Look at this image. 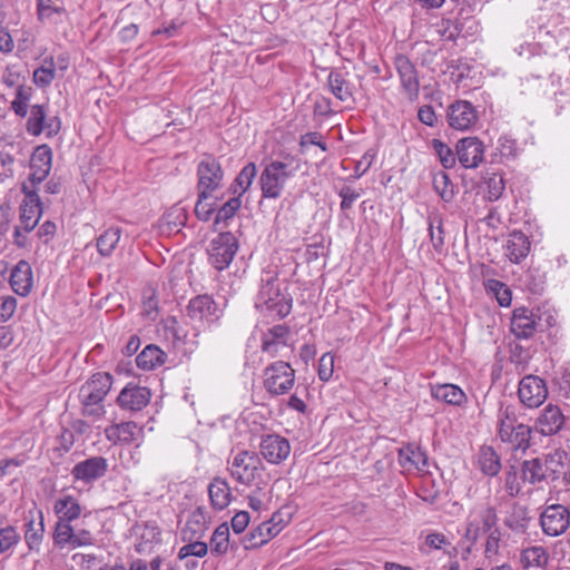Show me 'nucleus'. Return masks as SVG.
Wrapping results in <instances>:
<instances>
[{
    "label": "nucleus",
    "mask_w": 570,
    "mask_h": 570,
    "mask_svg": "<svg viewBox=\"0 0 570 570\" xmlns=\"http://www.w3.org/2000/svg\"><path fill=\"white\" fill-rule=\"evenodd\" d=\"M299 167L301 160L291 155L285 156L283 160L274 159L266 164L258 177L262 198L278 199L287 181L296 175Z\"/></svg>",
    "instance_id": "1"
},
{
    "label": "nucleus",
    "mask_w": 570,
    "mask_h": 570,
    "mask_svg": "<svg viewBox=\"0 0 570 570\" xmlns=\"http://www.w3.org/2000/svg\"><path fill=\"white\" fill-rule=\"evenodd\" d=\"M293 299L286 289L281 288L279 279L268 274L262 278V285L255 302L256 308L272 318H284L292 311Z\"/></svg>",
    "instance_id": "2"
},
{
    "label": "nucleus",
    "mask_w": 570,
    "mask_h": 570,
    "mask_svg": "<svg viewBox=\"0 0 570 570\" xmlns=\"http://www.w3.org/2000/svg\"><path fill=\"white\" fill-rule=\"evenodd\" d=\"M112 386V376L107 372H98L91 375L79 390V400L82 405V414L100 417L105 414L104 400Z\"/></svg>",
    "instance_id": "3"
},
{
    "label": "nucleus",
    "mask_w": 570,
    "mask_h": 570,
    "mask_svg": "<svg viewBox=\"0 0 570 570\" xmlns=\"http://www.w3.org/2000/svg\"><path fill=\"white\" fill-rule=\"evenodd\" d=\"M466 540L475 543L479 538L498 528V514L493 505L488 502L476 503L466 517Z\"/></svg>",
    "instance_id": "4"
},
{
    "label": "nucleus",
    "mask_w": 570,
    "mask_h": 570,
    "mask_svg": "<svg viewBox=\"0 0 570 570\" xmlns=\"http://www.w3.org/2000/svg\"><path fill=\"white\" fill-rule=\"evenodd\" d=\"M230 475L240 484L255 483L264 471V465L255 452L239 451L229 461Z\"/></svg>",
    "instance_id": "5"
},
{
    "label": "nucleus",
    "mask_w": 570,
    "mask_h": 570,
    "mask_svg": "<svg viewBox=\"0 0 570 570\" xmlns=\"http://www.w3.org/2000/svg\"><path fill=\"white\" fill-rule=\"evenodd\" d=\"M238 247V240L233 233H219L209 242L207 248L209 264L219 272L226 269L233 262Z\"/></svg>",
    "instance_id": "6"
},
{
    "label": "nucleus",
    "mask_w": 570,
    "mask_h": 570,
    "mask_svg": "<svg viewBox=\"0 0 570 570\" xmlns=\"http://www.w3.org/2000/svg\"><path fill=\"white\" fill-rule=\"evenodd\" d=\"M197 190L200 198H209L224 179V170L218 159L210 154L204 155L197 165Z\"/></svg>",
    "instance_id": "7"
},
{
    "label": "nucleus",
    "mask_w": 570,
    "mask_h": 570,
    "mask_svg": "<svg viewBox=\"0 0 570 570\" xmlns=\"http://www.w3.org/2000/svg\"><path fill=\"white\" fill-rule=\"evenodd\" d=\"M295 383V371L291 364L276 361L264 370V387L273 396L288 393Z\"/></svg>",
    "instance_id": "8"
},
{
    "label": "nucleus",
    "mask_w": 570,
    "mask_h": 570,
    "mask_svg": "<svg viewBox=\"0 0 570 570\" xmlns=\"http://www.w3.org/2000/svg\"><path fill=\"white\" fill-rule=\"evenodd\" d=\"M287 521L281 512H275L269 520L262 522L246 533L240 542L245 550L257 549L274 539L286 527Z\"/></svg>",
    "instance_id": "9"
},
{
    "label": "nucleus",
    "mask_w": 570,
    "mask_h": 570,
    "mask_svg": "<svg viewBox=\"0 0 570 570\" xmlns=\"http://www.w3.org/2000/svg\"><path fill=\"white\" fill-rule=\"evenodd\" d=\"M61 128L60 118L55 116L47 118V105H33L30 108L26 122V130L29 135L38 137L46 132L48 138L58 135Z\"/></svg>",
    "instance_id": "10"
},
{
    "label": "nucleus",
    "mask_w": 570,
    "mask_h": 570,
    "mask_svg": "<svg viewBox=\"0 0 570 570\" xmlns=\"http://www.w3.org/2000/svg\"><path fill=\"white\" fill-rule=\"evenodd\" d=\"M187 316L194 322L206 325L215 324L223 315V311L213 296L202 294L193 297L186 307Z\"/></svg>",
    "instance_id": "11"
},
{
    "label": "nucleus",
    "mask_w": 570,
    "mask_h": 570,
    "mask_svg": "<svg viewBox=\"0 0 570 570\" xmlns=\"http://www.w3.org/2000/svg\"><path fill=\"white\" fill-rule=\"evenodd\" d=\"M393 65L406 97L411 101L416 100L420 96V80L415 65L403 53L394 57Z\"/></svg>",
    "instance_id": "12"
},
{
    "label": "nucleus",
    "mask_w": 570,
    "mask_h": 570,
    "mask_svg": "<svg viewBox=\"0 0 570 570\" xmlns=\"http://www.w3.org/2000/svg\"><path fill=\"white\" fill-rule=\"evenodd\" d=\"M23 539L30 551H39L45 538V515L41 509L33 507L23 513Z\"/></svg>",
    "instance_id": "13"
},
{
    "label": "nucleus",
    "mask_w": 570,
    "mask_h": 570,
    "mask_svg": "<svg viewBox=\"0 0 570 570\" xmlns=\"http://www.w3.org/2000/svg\"><path fill=\"white\" fill-rule=\"evenodd\" d=\"M108 460L100 455L90 456L73 465L71 476L73 482L89 485L104 478L108 472Z\"/></svg>",
    "instance_id": "14"
},
{
    "label": "nucleus",
    "mask_w": 570,
    "mask_h": 570,
    "mask_svg": "<svg viewBox=\"0 0 570 570\" xmlns=\"http://www.w3.org/2000/svg\"><path fill=\"white\" fill-rule=\"evenodd\" d=\"M518 396L524 406L529 409L539 407L548 396L546 381L537 375H525L519 382Z\"/></svg>",
    "instance_id": "15"
},
{
    "label": "nucleus",
    "mask_w": 570,
    "mask_h": 570,
    "mask_svg": "<svg viewBox=\"0 0 570 570\" xmlns=\"http://www.w3.org/2000/svg\"><path fill=\"white\" fill-rule=\"evenodd\" d=\"M21 191L24 199L20 205V223L26 233L31 232L38 224L42 215L41 200L37 189H31L30 186L23 184Z\"/></svg>",
    "instance_id": "16"
},
{
    "label": "nucleus",
    "mask_w": 570,
    "mask_h": 570,
    "mask_svg": "<svg viewBox=\"0 0 570 570\" xmlns=\"http://www.w3.org/2000/svg\"><path fill=\"white\" fill-rule=\"evenodd\" d=\"M540 524L546 534L558 537L570 524V511L562 504L548 505L541 513Z\"/></svg>",
    "instance_id": "17"
},
{
    "label": "nucleus",
    "mask_w": 570,
    "mask_h": 570,
    "mask_svg": "<svg viewBox=\"0 0 570 570\" xmlns=\"http://www.w3.org/2000/svg\"><path fill=\"white\" fill-rule=\"evenodd\" d=\"M478 119L475 107L468 100H456L448 108L449 126L455 130H470L475 126Z\"/></svg>",
    "instance_id": "18"
},
{
    "label": "nucleus",
    "mask_w": 570,
    "mask_h": 570,
    "mask_svg": "<svg viewBox=\"0 0 570 570\" xmlns=\"http://www.w3.org/2000/svg\"><path fill=\"white\" fill-rule=\"evenodd\" d=\"M52 167V150L47 144L35 148L30 158L29 181L31 189H36L49 176Z\"/></svg>",
    "instance_id": "19"
},
{
    "label": "nucleus",
    "mask_w": 570,
    "mask_h": 570,
    "mask_svg": "<svg viewBox=\"0 0 570 570\" xmlns=\"http://www.w3.org/2000/svg\"><path fill=\"white\" fill-rule=\"evenodd\" d=\"M259 453L268 463L281 464L291 453L289 441L279 434L263 435Z\"/></svg>",
    "instance_id": "20"
},
{
    "label": "nucleus",
    "mask_w": 570,
    "mask_h": 570,
    "mask_svg": "<svg viewBox=\"0 0 570 570\" xmlns=\"http://www.w3.org/2000/svg\"><path fill=\"white\" fill-rule=\"evenodd\" d=\"M150 390L145 386L127 384L117 397V404L121 410L138 412L149 403Z\"/></svg>",
    "instance_id": "21"
},
{
    "label": "nucleus",
    "mask_w": 570,
    "mask_h": 570,
    "mask_svg": "<svg viewBox=\"0 0 570 570\" xmlns=\"http://www.w3.org/2000/svg\"><path fill=\"white\" fill-rule=\"evenodd\" d=\"M540 317L528 307H518L511 317V332L517 338H530L537 331Z\"/></svg>",
    "instance_id": "22"
},
{
    "label": "nucleus",
    "mask_w": 570,
    "mask_h": 570,
    "mask_svg": "<svg viewBox=\"0 0 570 570\" xmlns=\"http://www.w3.org/2000/svg\"><path fill=\"white\" fill-rule=\"evenodd\" d=\"M135 550L139 554L149 553L161 541V530L155 522L137 523L134 529Z\"/></svg>",
    "instance_id": "23"
},
{
    "label": "nucleus",
    "mask_w": 570,
    "mask_h": 570,
    "mask_svg": "<svg viewBox=\"0 0 570 570\" xmlns=\"http://www.w3.org/2000/svg\"><path fill=\"white\" fill-rule=\"evenodd\" d=\"M483 155V144L476 137L462 138L456 145V156L464 168H476Z\"/></svg>",
    "instance_id": "24"
},
{
    "label": "nucleus",
    "mask_w": 570,
    "mask_h": 570,
    "mask_svg": "<svg viewBox=\"0 0 570 570\" xmlns=\"http://www.w3.org/2000/svg\"><path fill=\"white\" fill-rule=\"evenodd\" d=\"M291 338V330L285 324H277L268 328L262 336V351L275 357L279 351L287 347Z\"/></svg>",
    "instance_id": "25"
},
{
    "label": "nucleus",
    "mask_w": 570,
    "mask_h": 570,
    "mask_svg": "<svg viewBox=\"0 0 570 570\" xmlns=\"http://www.w3.org/2000/svg\"><path fill=\"white\" fill-rule=\"evenodd\" d=\"M9 282L17 295L21 297L28 296L33 285L31 265L24 259L19 261L11 271Z\"/></svg>",
    "instance_id": "26"
},
{
    "label": "nucleus",
    "mask_w": 570,
    "mask_h": 570,
    "mask_svg": "<svg viewBox=\"0 0 570 570\" xmlns=\"http://www.w3.org/2000/svg\"><path fill=\"white\" fill-rule=\"evenodd\" d=\"M209 523V517L204 507H197L190 512L186 521L185 527L181 530L183 541H193L195 539H202Z\"/></svg>",
    "instance_id": "27"
},
{
    "label": "nucleus",
    "mask_w": 570,
    "mask_h": 570,
    "mask_svg": "<svg viewBox=\"0 0 570 570\" xmlns=\"http://www.w3.org/2000/svg\"><path fill=\"white\" fill-rule=\"evenodd\" d=\"M431 396L435 401L443 402L452 406H463L468 402L464 391L456 384H431Z\"/></svg>",
    "instance_id": "28"
},
{
    "label": "nucleus",
    "mask_w": 570,
    "mask_h": 570,
    "mask_svg": "<svg viewBox=\"0 0 570 570\" xmlns=\"http://www.w3.org/2000/svg\"><path fill=\"white\" fill-rule=\"evenodd\" d=\"M561 410L552 404L547 405L537 420V429L543 435L557 434L564 424Z\"/></svg>",
    "instance_id": "29"
},
{
    "label": "nucleus",
    "mask_w": 570,
    "mask_h": 570,
    "mask_svg": "<svg viewBox=\"0 0 570 570\" xmlns=\"http://www.w3.org/2000/svg\"><path fill=\"white\" fill-rule=\"evenodd\" d=\"M399 463L407 471H421L428 466V455L420 445L409 443L399 450Z\"/></svg>",
    "instance_id": "30"
},
{
    "label": "nucleus",
    "mask_w": 570,
    "mask_h": 570,
    "mask_svg": "<svg viewBox=\"0 0 570 570\" xmlns=\"http://www.w3.org/2000/svg\"><path fill=\"white\" fill-rule=\"evenodd\" d=\"M518 140L510 135H501L497 141V146L491 154L492 164H505L513 161L520 154Z\"/></svg>",
    "instance_id": "31"
},
{
    "label": "nucleus",
    "mask_w": 570,
    "mask_h": 570,
    "mask_svg": "<svg viewBox=\"0 0 570 570\" xmlns=\"http://www.w3.org/2000/svg\"><path fill=\"white\" fill-rule=\"evenodd\" d=\"M531 243L525 234L513 230L505 244V255L511 263L519 264L530 252Z\"/></svg>",
    "instance_id": "32"
},
{
    "label": "nucleus",
    "mask_w": 570,
    "mask_h": 570,
    "mask_svg": "<svg viewBox=\"0 0 570 570\" xmlns=\"http://www.w3.org/2000/svg\"><path fill=\"white\" fill-rule=\"evenodd\" d=\"M83 508L71 494L58 498L53 503V512L58 520L75 522L82 515Z\"/></svg>",
    "instance_id": "33"
},
{
    "label": "nucleus",
    "mask_w": 570,
    "mask_h": 570,
    "mask_svg": "<svg viewBox=\"0 0 570 570\" xmlns=\"http://www.w3.org/2000/svg\"><path fill=\"white\" fill-rule=\"evenodd\" d=\"M348 73L340 69H332L327 76V87L331 94L342 102L353 96V85L347 79Z\"/></svg>",
    "instance_id": "34"
},
{
    "label": "nucleus",
    "mask_w": 570,
    "mask_h": 570,
    "mask_svg": "<svg viewBox=\"0 0 570 570\" xmlns=\"http://www.w3.org/2000/svg\"><path fill=\"white\" fill-rule=\"evenodd\" d=\"M208 495L213 509L224 510L232 501V490L228 482L219 476L214 478L208 484Z\"/></svg>",
    "instance_id": "35"
},
{
    "label": "nucleus",
    "mask_w": 570,
    "mask_h": 570,
    "mask_svg": "<svg viewBox=\"0 0 570 570\" xmlns=\"http://www.w3.org/2000/svg\"><path fill=\"white\" fill-rule=\"evenodd\" d=\"M140 429L132 422H122L111 424L105 429V436L112 443H126L129 444L136 440Z\"/></svg>",
    "instance_id": "36"
},
{
    "label": "nucleus",
    "mask_w": 570,
    "mask_h": 570,
    "mask_svg": "<svg viewBox=\"0 0 570 570\" xmlns=\"http://www.w3.org/2000/svg\"><path fill=\"white\" fill-rule=\"evenodd\" d=\"M503 522L512 532L524 533L530 522L528 508L518 502H513L510 510L507 512Z\"/></svg>",
    "instance_id": "37"
},
{
    "label": "nucleus",
    "mask_w": 570,
    "mask_h": 570,
    "mask_svg": "<svg viewBox=\"0 0 570 570\" xmlns=\"http://www.w3.org/2000/svg\"><path fill=\"white\" fill-rule=\"evenodd\" d=\"M567 453L564 451H554L542 459L546 481H557L560 478L566 479L568 466L564 463Z\"/></svg>",
    "instance_id": "38"
},
{
    "label": "nucleus",
    "mask_w": 570,
    "mask_h": 570,
    "mask_svg": "<svg viewBox=\"0 0 570 570\" xmlns=\"http://www.w3.org/2000/svg\"><path fill=\"white\" fill-rule=\"evenodd\" d=\"M502 442L508 443L513 450L524 452L530 446L531 429L527 424H520L513 430L499 434Z\"/></svg>",
    "instance_id": "39"
},
{
    "label": "nucleus",
    "mask_w": 570,
    "mask_h": 570,
    "mask_svg": "<svg viewBox=\"0 0 570 570\" xmlns=\"http://www.w3.org/2000/svg\"><path fill=\"white\" fill-rule=\"evenodd\" d=\"M167 354L157 345H147L136 357V364L139 368L150 371L165 364Z\"/></svg>",
    "instance_id": "40"
},
{
    "label": "nucleus",
    "mask_w": 570,
    "mask_h": 570,
    "mask_svg": "<svg viewBox=\"0 0 570 570\" xmlns=\"http://www.w3.org/2000/svg\"><path fill=\"white\" fill-rule=\"evenodd\" d=\"M256 175V165L254 163L246 164L229 187L232 194L240 198L250 188Z\"/></svg>",
    "instance_id": "41"
},
{
    "label": "nucleus",
    "mask_w": 570,
    "mask_h": 570,
    "mask_svg": "<svg viewBox=\"0 0 570 570\" xmlns=\"http://www.w3.org/2000/svg\"><path fill=\"white\" fill-rule=\"evenodd\" d=\"M56 78V65L53 63V56L45 57L32 75L33 83L39 88H47Z\"/></svg>",
    "instance_id": "42"
},
{
    "label": "nucleus",
    "mask_w": 570,
    "mask_h": 570,
    "mask_svg": "<svg viewBox=\"0 0 570 570\" xmlns=\"http://www.w3.org/2000/svg\"><path fill=\"white\" fill-rule=\"evenodd\" d=\"M429 236L433 248L438 253H442L444 247V227L443 217L440 213H431L428 217Z\"/></svg>",
    "instance_id": "43"
},
{
    "label": "nucleus",
    "mask_w": 570,
    "mask_h": 570,
    "mask_svg": "<svg viewBox=\"0 0 570 570\" xmlns=\"http://www.w3.org/2000/svg\"><path fill=\"white\" fill-rule=\"evenodd\" d=\"M478 462L481 471L485 475L494 476L501 470L500 456L491 446L481 448Z\"/></svg>",
    "instance_id": "44"
},
{
    "label": "nucleus",
    "mask_w": 570,
    "mask_h": 570,
    "mask_svg": "<svg viewBox=\"0 0 570 570\" xmlns=\"http://www.w3.org/2000/svg\"><path fill=\"white\" fill-rule=\"evenodd\" d=\"M121 236L120 227H110L97 238V249L101 256H110L116 249Z\"/></svg>",
    "instance_id": "45"
},
{
    "label": "nucleus",
    "mask_w": 570,
    "mask_h": 570,
    "mask_svg": "<svg viewBox=\"0 0 570 570\" xmlns=\"http://www.w3.org/2000/svg\"><path fill=\"white\" fill-rule=\"evenodd\" d=\"M229 527L226 522L219 524L213 532L209 547L210 552L216 556L227 553L229 548Z\"/></svg>",
    "instance_id": "46"
},
{
    "label": "nucleus",
    "mask_w": 570,
    "mask_h": 570,
    "mask_svg": "<svg viewBox=\"0 0 570 570\" xmlns=\"http://www.w3.org/2000/svg\"><path fill=\"white\" fill-rule=\"evenodd\" d=\"M73 532L75 525H72V522L61 521L57 519L52 532L53 546L59 549H71V540L73 538Z\"/></svg>",
    "instance_id": "47"
},
{
    "label": "nucleus",
    "mask_w": 570,
    "mask_h": 570,
    "mask_svg": "<svg viewBox=\"0 0 570 570\" xmlns=\"http://www.w3.org/2000/svg\"><path fill=\"white\" fill-rule=\"evenodd\" d=\"M521 473L523 481L529 482L531 484L546 481L544 466L542 459L540 458L525 460L522 463Z\"/></svg>",
    "instance_id": "48"
},
{
    "label": "nucleus",
    "mask_w": 570,
    "mask_h": 570,
    "mask_svg": "<svg viewBox=\"0 0 570 570\" xmlns=\"http://www.w3.org/2000/svg\"><path fill=\"white\" fill-rule=\"evenodd\" d=\"M32 88L20 85L16 89L14 99L11 101V110L19 117L28 115V105L32 97Z\"/></svg>",
    "instance_id": "49"
},
{
    "label": "nucleus",
    "mask_w": 570,
    "mask_h": 570,
    "mask_svg": "<svg viewBox=\"0 0 570 570\" xmlns=\"http://www.w3.org/2000/svg\"><path fill=\"white\" fill-rule=\"evenodd\" d=\"M242 206V200L239 197H232L227 200L223 206L217 209V214L214 220V226L216 228H223L227 224L229 219H232L237 210Z\"/></svg>",
    "instance_id": "50"
},
{
    "label": "nucleus",
    "mask_w": 570,
    "mask_h": 570,
    "mask_svg": "<svg viewBox=\"0 0 570 570\" xmlns=\"http://www.w3.org/2000/svg\"><path fill=\"white\" fill-rule=\"evenodd\" d=\"M21 541V535L14 525L0 528V554H11Z\"/></svg>",
    "instance_id": "51"
},
{
    "label": "nucleus",
    "mask_w": 570,
    "mask_h": 570,
    "mask_svg": "<svg viewBox=\"0 0 570 570\" xmlns=\"http://www.w3.org/2000/svg\"><path fill=\"white\" fill-rule=\"evenodd\" d=\"M433 188L445 203H450L454 198V184L444 171H438L434 174Z\"/></svg>",
    "instance_id": "52"
},
{
    "label": "nucleus",
    "mask_w": 570,
    "mask_h": 570,
    "mask_svg": "<svg viewBox=\"0 0 570 570\" xmlns=\"http://www.w3.org/2000/svg\"><path fill=\"white\" fill-rule=\"evenodd\" d=\"M517 417V410L513 405H501L498 413V433L510 431L520 425Z\"/></svg>",
    "instance_id": "53"
},
{
    "label": "nucleus",
    "mask_w": 570,
    "mask_h": 570,
    "mask_svg": "<svg viewBox=\"0 0 570 570\" xmlns=\"http://www.w3.org/2000/svg\"><path fill=\"white\" fill-rule=\"evenodd\" d=\"M524 567H543L548 562V553L543 547L527 548L521 554Z\"/></svg>",
    "instance_id": "54"
},
{
    "label": "nucleus",
    "mask_w": 570,
    "mask_h": 570,
    "mask_svg": "<svg viewBox=\"0 0 570 570\" xmlns=\"http://www.w3.org/2000/svg\"><path fill=\"white\" fill-rule=\"evenodd\" d=\"M187 542L188 543L183 546L178 551L179 560L188 559V557L203 558L208 553V544L204 541H200V539H195Z\"/></svg>",
    "instance_id": "55"
},
{
    "label": "nucleus",
    "mask_w": 570,
    "mask_h": 570,
    "mask_svg": "<svg viewBox=\"0 0 570 570\" xmlns=\"http://www.w3.org/2000/svg\"><path fill=\"white\" fill-rule=\"evenodd\" d=\"M485 287L489 292L495 295L497 301L501 306L507 307L511 304L512 293L504 283L498 279H489Z\"/></svg>",
    "instance_id": "56"
},
{
    "label": "nucleus",
    "mask_w": 570,
    "mask_h": 570,
    "mask_svg": "<svg viewBox=\"0 0 570 570\" xmlns=\"http://www.w3.org/2000/svg\"><path fill=\"white\" fill-rule=\"evenodd\" d=\"M431 144L442 166L444 168L454 167L458 156H455L453 150L440 139H433Z\"/></svg>",
    "instance_id": "57"
},
{
    "label": "nucleus",
    "mask_w": 570,
    "mask_h": 570,
    "mask_svg": "<svg viewBox=\"0 0 570 570\" xmlns=\"http://www.w3.org/2000/svg\"><path fill=\"white\" fill-rule=\"evenodd\" d=\"M487 184V199L490 202L498 200L504 189H505V181L502 176V174L494 173L492 174L485 181Z\"/></svg>",
    "instance_id": "58"
},
{
    "label": "nucleus",
    "mask_w": 570,
    "mask_h": 570,
    "mask_svg": "<svg viewBox=\"0 0 570 570\" xmlns=\"http://www.w3.org/2000/svg\"><path fill=\"white\" fill-rule=\"evenodd\" d=\"M487 534L483 554L487 560L493 562L500 551L501 531L495 528Z\"/></svg>",
    "instance_id": "59"
},
{
    "label": "nucleus",
    "mask_w": 570,
    "mask_h": 570,
    "mask_svg": "<svg viewBox=\"0 0 570 570\" xmlns=\"http://www.w3.org/2000/svg\"><path fill=\"white\" fill-rule=\"evenodd\" d=\"M71 540V549L82 548V547H90L94 546L96 542L94 533L86 529L80 528L78 525H75V532Z\"/></svg>",
    "instance_id": "60"
},
{
    "label": "nucleus",
    "mask_w": 570,
    "mask_h": 570,
    "mask_svg": "<svg viewBox=\"0 0 570 570\" xmlns=\"http://www.w3.org/2000/svg\"><path fill=\"white\" fill-rule=\"evenodd\" d=\"M335 356L332 353H325L318 360L317 374L323 382H328L334 373Z\"/></svg>",
    "instance_id": "61"
},
{
    "label": "nucleus",
    "mask_w": 570,
    "mask_h": 570,
    "mask_svg": "<svg viewBox=\"0 0 570 570\" xmlns=\"http://www.w3.org/2000/svg\"><path fill=\"white\" fill-rule=\"evenodd\" d=\"M62 7L51 6V0H37V14L40 21L50 19L53 13H63Z\"/></svg>",
    "instance_id": "62"
},
{
    "label": "nucleus",
    "mask_w": 570,
    "mask_h": 570,
    "mask_svg": "<svg viewBox=\"0 0 570 570\" xmlns=\"http://www.w3.org/2000/svg\"><path fill=\"white\" fill-rule=\"evenodd\" d=\"M338 195L342 198L340 207L344 212L352 208L354 202L361 197L362 193L361 190H355L350 186H343L338 191Z\"/></svg>",
    "instance_id": "63"
},
{
    "label": "nucleus",
    "mask_w": 570,
    "mask_h": 570,
    "mask_svg": "<svg viewBox=\"0 0 570 570\" xmlns=\"http://www.w3.org/2000/svg\"><path fill=\"white\" fill-rule=\"evenodd\" d=\"M17 298L13 296H6L0 302V322H8L17 309Z\"/></svg>",
    "instance_id": "64"
}]
</instances>
